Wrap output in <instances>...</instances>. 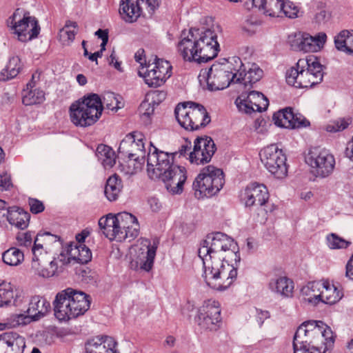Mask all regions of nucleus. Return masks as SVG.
I'll list each match as a JSON object with an SVG mask.
<instances>
[{
	"label": "nucleus",
	"mask_w": 353,
	"mask_h": 353,
	"mask_svg": "<svg viewBox=\"0 0 353 353\" xmlns=\"http://www.w3.org/2000/svg\"><path fill=\"white\" fill-rule=\"evenodd\" d=\"M108 62L110 65L114 66V68L117 69L118 71H123L122 68L121 66V62L118 61L114 50H112L111 54L108 58Z\"/></svg>",
	"instance_id": "obj_62"
},
{
	"label": "nucleus",
	"mask_w": 353,
	"mask_h": 353,
	"mask_svg": "<svg viewBox=\"0 0 353 353\" xmlns=\"http://www.w3.org/2000/svg\"><path fill=\"white\" fill-rule=\"evenodd\" d=\"M294 118L292 119V128H305L310 125V121L307 120L303 115L300 113L294 112Z\"/></svg>",
	"instance_id": "obj_54"
},
{
	"label": "nucleus",
	"mask_w": 353,
	"mask_h": 353,
	"mask_svg": "<svg viewBox=\"0 0 353 353\" xmlns=\"http://www.w3.org/2000/svg\"><path fill=\"white\" fill-rule=\"evenodd\" d=\"M173 165V157L159 150L150 142L147 156V172L149 177L157 180L162 173Z\"/></svg>",
	"instance_id": "obj_18"
},
{
	"label": "nucleus",
	"mask_w": 353,
	"mask_h": 353,
	"mask_svg": "<svg viewBox=\"0 0 353 353\" xmlns=\"http://www.w3.org/2000/svg\"><path fill=\"white\" fill-rule=\"evenodd\" d=\"M2 259L8 265L17 266L23 261L24 253L19 248L12 247L3 252Z\"/></svg>",
	"instance_id": "obj_41"
},
{
	"label": "nucleus",
	"mask_w": 353,
	"mask_h": 353,
	"mask_svg": "<svg viewBox=\"0 0 353 353\" xmlns=\"http://www.w3.org/2000/svg\"><path fill=\"white\" fill-rule=\"evenodd\" d=\"M21 69V60L18 57L10 59L6 68L1 72L0 80L6 81L14 78Z\"/></svg>",
	"instance_id": "obj_43"
},
{
	"label": "nucleus",
	"mask_w": 353,
	"mask_h": 353,
	"mask_svg": "<svg viewBox=\"0 0 353 353\" xmlns=\"http://www.w3.org/2000/svg\"><path fill=\"white\" fill-rule=\"evenodd\" d=\"M22 10L17 9L8 19V24L17 36L19 41L26 42L38 36L40 27L35 17L24 13L21 16Z\"/></svg>",
	"instance_id": "obj_13"
},
{
	"label": "nucleus",
	"mask_w": 353,
	"mask_h": 353,
	"mask_svg": "<svg viewBox=\"0 0 353 353\" xmlns=\"http://www.w3.org/2000/svg\"><path fill=\"white\" fill-rule=\"evenodd\" d=\"M68 254L74 261L81 264H85L92 259V252L85 245H69Z\"/></svg>",
	"instance_id": "obj_36"
},
{
	"label": "nucleus",
	"mask_w": 353,
	"mask_h": 353,
	"mask_svg": "<svg viewBox=\"0 0 353 353\" xmlns=\"http://www.w3.org/2000/svg\"><path fill=\"white\" fill-rule=\"evenodd\" d=\"M154 104H153L151 101H149V99L143 101L139 106V112L140 113L146 117H150L153 114L154 111Z\"/></svg>",
	"instance_id": "obj_55"
},
{
	"label": "nucleus",
	"mask_w": 353,
	"mask_h": 353,
	"mask_svg": "<svg viewBox=\"0 0 353 353\" xmlns=\"http://www.w3.org/2000/svg\"><path fill=\"white\" fill-rule=\"evenodd\" d=\"M323 66L314 56L298 61L295 67L286 72L285 79L288 85L295 88H310L323 80Z\"/></svg>",
	"instance_id": "obj_7"
},
{
	"label": "nucleus",
	"mask_w": 353,
	"mask_h": 353,
	"mask_svg": "<svg viewBox=\"0 0 353 353\" xmlns=\"http://www.w3.org/2000/svg\"><path fill=\"white\" fill-rule=\"evenodd\" d=\"M322 283H323L324 288L321 289L320 302L321 301L326 304L332 305L339 302L342 299L343 293L341 290L327 281H323Z\"/></svg>",
	"instance_id": "obj_33"
},
{
	"label": "nucleus",
	"mask_w": 353,
	"mask_h": 353,
	"mask_svg": "<svg viewBox=\"0 0 353 353\" xmlns=\"http://www.w3.org/2000/svg\"><path fill=\"white\" fill-rule=\"evenodd\" d=\"M121 180L117 174H114L108 178L105 187V194L107 199L110 201H115L121 190Z\"/></svg>",
	"instance_id": "obj_39"
},
{
	"label": "nucleus",
	"mask_w": 353,
	"mask_h": 353,
	"mask_svg": "<svg viewBox=\"0 0 353 353\" xmlns=\"http://www.w3.org/2000/svg\"><path fill=\"white\" fill-rule=\"evenodd\" d=\"M242 67L243 61L239 57L223 59L214 63L208 70H201L199 78L203 77L206 81L208 88L211 91L223 90L230 85L241 87Z\"/></svg>",
	"instance_id": "obj_3"
},
{
	"label": "nucleus",
	"mask_w": 353,
	"mask_h": 353,
	"mask_svg": "<svg viewBox=\"0 0 353 353\" xmlns=\"http://www.w3.org/2000/svg\"><path fill=\"white\" fill-rule=\"evenodd\" d=\"M260 24V21L257 20L254 21L246 20V21L244 22V32H247L248 34H252L256 31V29Z\"/></svg>",
	"instance_id": "obj_58"
},
{
	"label": "nucleus",
	"mask_w": 353,
	"mask_h": 353,
	"mask_svg": "<svg viewBox=\"0 0 353 353\" xmlns=\"http://www.w3.org/2000/svg\"><path fill=\"white\" fill-rule=\"evenodd\" d=\"M260 159L267 170L276 179H283L288 174L287 158L281 149L271 144L259 153Z\"/></svg>",
	"instance_id": "obj_15"
},
{
	"label": "nucleus",
	"mask_w": 353,
	"mask_h": 353,
	"mask_svg": "<svg viewBox=\"0 0 353 353\" xmlns=\"http://www.w3.org/2000/svg\"><path fill=\"white\" fill-rule=\"evenodd\" d=\"M45 99V94L43 90L32 88L23 90L22 102L25 105L41 103Z\"/></svg>",
	"instance_id": "obj_44"
},
{
	"label": "nucleus",
	"mask_w": 353,
	"mask_h": 353,
	"mask_svg": "<svg viewBox=\"0 0 353 353\" xmlns=\"http://www.w3.org/2000/svg\"><path fill=\"white\" fill-rule=\"evenodd\" d=\"M99 225L104 235L110 241H123V234L121 230L119 229L115 215L108 214L105 217H101L99 221Z\"/></svg>",
	"instance_id": "obj_27"
},
{
	"label": "nucleus",
	"mask_w": 353,
	"mask_h": 353,
	"mask_svg": "<svg viewBox=\"0 0 353 353\" xmlns=\"http://www.w3.org/2000/svg\"><path fill=\"white\" fill-rule=\"evenodd\" d=\"M284 0H268L262 12L270 17H279L283 10Z\"/></svg>",
	"instance_id": "obj_45"
},
{
	"label": "nucleus",
	"mask_w": 353,
	"mask_h": 353,
	"mask_svg": "<svg viewBox=\"0 0 353 353\" xmlns=\"http://www.w3.org/2000/svg\"><path fill=\"white\" fill-rule=\"evenodd\" d=\"M224 183L223 170L213 165H208L201 170L193 182L192 187L196 197H210L218 193Z\"/></svg>",
	"instance_id": "obj_11"
},
{
	"label": "nucleus",
	"mask_w": 353,
	"mask_h": 353,
	"mask_svg": "<svg viewBox=\"0 0 353 353\" xmlns=\"http://www.w3.org/2000/svg\"><path fill=\"white\" fill-rule=\"evenodd\" d=\"M25 339L17 332H4L0 334V353H23Z\"/></svg>",
	"instance_id": "obj_24"
},
{
	"label": "nucleus",
	"mask_w": 353,
	"mask_h": 353,
	"mask_svg": "<svg viewBox=\"0 0 353 353\" xmlns=\"http://www.w3.org/2000/svg\"><path fill=\"white\" fill-rule=\"evenodd\" d=\"M144 135L140 132H133L127 134L121 141L118 148L119 154L134 161V169L141 170L145 162V150L143 142Z\"/></svg>",
	"instance_id": "obj_12"
},
{
	"label": "nucleus",
	"mask_w": 353,
	"mask_h": 353,
	"mask_svg": "<svg viewBox=\"0 0 353 353\" xmlns=\"http://www.w3.org/2000/svg\"><path fill=\"white\" fill-rule=\"evenodd\" d=\"M326 243L330 249L336 250L347 248L351 244V242L334 233H331L326 237Z\"/></svg>",
	"instance_id": "obj_46"
},
{
	"label": "nucleus",
	"mask_w": 353,
	"mask_h": 353,
	"mask_svg": "<svg viewBox=\"0 0 353 353\" xmlns=\"http://www.w3.org/2000/svg\"><path fill=\"white\" fill-rule=\"evenodd\" d=\"M263 71L259 65L252 61L244 63V90L258 82L263 77Z\"/></svg>",
	"instance_id": "obj_30"
},
{
	"label": "nucleus",
	"mask_w": 353,
	"mask_h": 353,
	"mask_svg": "<svg viewBox=\"0 0 353 353\" xmlns=\"http://www.w3.org/2000/svg\"><path fill=\"white\" fill-rule=\"evenodd\" d=\"M34 238V233L30 231L19 232L16 236L18 245L28 249H32Z\"/></svg>",
	"instance_id": "obj_50"
},
{
	"label": "nucleus",
	"mask_w": 353,
	"mask_h": 353,
	"mask_svg": "<svg viewBox=\"0 0 353 353\" xmlns=\"http://www.w3.org/2000/svg\"><path fill=\"white\" fill-rule=\"evenodd\" d=\"M266 5L265 0H251L250 2L246 1L244 3V7H246L248 9H250L251 7H254L256 8H258L259 10L263 11L264 9V7Z\"/></svg>",
	"instance_id": "obj_61"
},
{
	"label": "nucleus",
	"mask_w": 353,
	"mask_h": 353,
	"mask_svg": "<svg viewBox=\"0 0 353 353\" xmlns=\"http://www.w3.org/2000/svg\"><path fill=\"white\" fill-rule=\"evenodd\" d=\"M196 321L201 329L210 331L216 330L221 323L219 301L212 299L205 301L198 310Z\"/></svg>",
	"instance_id": "obj_17"
},
{
	"label": "nucleus",
	"mask_w": 353,
	"mask_h": 353,
	"mask_svg": "<svg viewBox=\"0 0 353 353\" xmlns=\"http://www.w3.org/2000/svg\"><path fill=\"white\" fill-rule=\"evenodd\" d=\"M352 119L350 117H341L327 125L326 130L330 132H341L346 129L351 123Z\"/></svg>",
	"instance_id": "obj_47"
},
{
	"label": "nucleus",
	"mask_w": 353,
	"mask_h": 353,
	"mask_svg": "<svg viewBox=\"0 0 353 353\" xmlns=\"http://www.w3.org/2000/svg\"><path fill=\"white\" fill-rule=\"evenodd\" d=\"M7 221L16 228L23 230L28 225L30 214L22 208L12 207L10 209Z\"/></svg>",
	"instance_id": "obj_34"
},
{
	"label": "nucleus",
	"mask_w": 353,
	"mask_h": 353,
	"mask_svg": "<svg viewBox=\"0 0 353 353\" xmlns=\"http://www.w3.org/2000/svg\"><path fill=\"white\" fill-rule=\"evenodd\" d=\"M336 48L347 54H353V30H343L334 37Z\"/></svg>",
	"instance_id": "obj_35"
},
{
	"label": "nucleus",
	"mask_w": 353,
	"mask_h": 353,
	"mask_svg": "<svg viewBox=\"0 0 353 353\" xmlns=\"http://www.w3.org/2000/svg\"><path fill=\"white\" fill-rule=\"evenodd\" d=\"M323 288V283L322 282L312 281L303 287L301 292L304 296L305 301L313 305H316L321 301V289Z\"/></svg>",
	"instance_id": "obj_31"
},
{
	"label": "nucleus",
	"mask_w": 353,
	"mask_h": 353,
	"mask_svg": "<svg viewBox=\"0 0 353 353\" xmlns=\"http://www.w3.org/2000/svg\"><path fill=\"white\" fill-rule=\"evenodd\" d=\"M256 320L258 323L259 327H261L265 320L270 318V313L267 310H256Z\"/></svg>",
	"instance_id": "obj_60"
},
{
	"label": "nucleus",
	"mask_w": 353,
	"mask_h": 353,
	"mask_svg": "<svg viewBox=\"0 0 353 353\" xmlns=\"http://www.w3.org/2000/svg\"><path fill=\"white\" fill-rule=\"evenodd\" d=\"M96 155L105 169L112 168L116 163L114 151L106 145H99L96 150Z\"/></svg>",
	"instance_id": "obj_38"
},
{
	"label": "nucleus",
	"mask_w": 353,
	"mask_h": 353,
	"mask_svg": "<svg viewBox=\"0 0 353 353\" xmlns=\"http://www.w3.org/2000/svg\"><path fill=\"white\" fill-rule=\"evenodd\" d=\"M140 0H138L137 3H134L131 0H126L123 1L121 6L119 12L122 18L129 23L137 21L141 14V10L139 6Z\"/></svg>",
	"instance_id": "obj_37"
},
{
	"label": "nucleus",
	"mask_w": 353,
	"mask_h": 353,
	"mask_svg": "<svg viewBox=\"0 0 353 353\" xmlns=\"http://www.w3.org/2000/svg\"><path fill=\"white\" fill-rule=\"evenodd\" d=\"M334 343L331 328L323 321H306L296 330L294 353H330Z\"/></svg>",
	"instance_id": "obj_2"
},
{
	"label": "nucleus",
	"mask_w": 353,
	"mask_h": 353,
	"mask_svg": "<svg viewBox=\"0 0 353 353\" xmlns=\"http://www.w3.org/2000/svg\"><path fill=\"white\" fill-rule=\"evenodd\" d=\"M305 161L311 167L313 174L322 179L332 174L335 167L334 155L328 150L320 147L311 148Z\"/></svg>",
	"instance_id": "obj_14"
},
{
	"label": "nucleus",
	"mask_w": 353,
	"mask_h": 353,
	"mask_svg": "<svg viewBox=\"0 0 353 353\" xmlns=\"http://www.w3.org/2000/svg\"><path fill=\"white\" fill-rule=\"evenodd\" d=\"M61 245L60 237L48 232H39L34 238L32 248V268L40 276H53L57 270V263L50 261L49 253L54 247Z\"/></svg>",
	"instance_id": "obj_5"
},
{
	"label": "nucleus",
	"mask_w": 353,
	"mask_h": 353,
	"mask_svg": "<svg viewBox=\"0 0 353 353\" xmlns=\"http://www.w3.org/2000/svg\"><path fill=\"white\" fill-rule=\"evenodd\" d=\"M121 232L123 234V241L129 239V241L136 238L139 233V225L138 221H135L133 223L129 225L128 228L125 230H121Z\"/></svg>",
	"instance_id": "obj_53"
},
{
	"label": "nucleus",
	"mask_w": 353,
	"mask_h": 353,
	"mask_svg": "<svg viewBox=\"0 0 353 353\" xmlns=\"http://www.w3.org/2000/svg\"><path fill=\"white\" fill-rule=\"evenodd\" d=\"M101 101L102 103V109L105 107L108 110L117 111L121 108L120 106L121 102L119 101L113 92L105 93Z\"/></svg>",
	"instance_id": "obj_48"
},
{
	"label": "nucleus",
	"mask_w": 353,
	"mask_h": 353,
	"mask_svg": "<svg viewBox=\"0 0 353 353\" xmlns=\"http://www.w3.org/2000/svg\"><path fill=\"white\" fill-rule=\"evenodd\" d=\"M268 199V190L262 183H252L245 189L244 203L246 207L262 206Z\"/></svg>",
	"instance_id": "obj_23"
},
{
	"label": "nucleus",
	"mask_w": 353,
	"mask_h": 353,
	"mask_svg": "<svg viewBox=\"0 0 353 353\" xmlns=\"http://www.w3.org/2000/svg\"><path fill=\"white\" fill-rule=\"evenodd\" d=\"M29 205L30 208V211L33 214L40 213L43 212L45 208L43 203L35 199H30Z\"/></svg>",
	"instance_id": "obj_56"
},
{
	"label": "nucleus",
	"mask_w": 353,
	"mask_h": 353,
	"mask_svg": "<svg viewBox=\"0 0 353 353\" xmlns=\"http://www.w3.org/2000/svg\"><path fill=\"white\" fill-rule=\"evenodd\" d=\"M251 88L244 90V94L248 93L244 99V113L250 114L252 112H261L268 108V99L260 92L250 90Z\"/></svg>",
	"instance_id": "obj_26"
},
{
	"label": "nucleus",
	"mask_w": 353,
	"mask_h": 353,
	"mask_svg": "<svg viewBox=\"0 0 353 353\" xmlns=\"http://www.w3.org/2000/svg\"><path fill=\"white\" fill-rule=\"evenodd\" d=\"M192 148V143L188 139L185 140V142L181 145L179 150L176 154H179V156L185 157L186 155L189 156V153Z\"/></svg>",
	"instance_id": "obj_63"
},
{
	"label": "nucleus",
	"mask_w": 353,
	"mask_h": 353,
	"mask_svg": "<svg viewBox=\"0 0 353 353\" xmlns=\"http://www.w3.org/2000/svg\"><path fill=\"white\" fill-rule=\"evenodd\" d=\"M171 70L172 65L168 61L155 57L152 63L149 61L148 63H145V66L140 67L138 74L149 87L157 88L164 84L171 77Z\"/></svg>",
	"instance_id": "obj_16"
},
{
	"label": "nucleus",
	"mask_w": 353,
	"mask_h": 353,
	"mask_svg": "<svg viewBox=\"0 0 353 353\" xmlns=\"http://www.w3.org/2000/svg\"><path fill=\"white\" fill-rule=\"evenodd\" d=\"M269 288L272 292L289 298L292 296L294 283L291 279L285 276H280L270 280Z\"/></svg>",
	"instance_id": "obj_29"
},
{
	"label": "nucleus",
	"mask_w": 353,
	"mask_h": 353,
	"mask_svg": "<svg viewBox=\"0 0 353 353\" xmlns=\"http://www.w3.org/2000/svg\"><path fill=\"white\" fill-rule=\"evenodd\" d=\"M11 185L10 176L7 173L0 174V190H7Z\"/></svg>",
	"instance_id": "obj_59"
},
{
	"label": "nucleus",
	"mask_w": 353,
	"mask_h": 353,
	"mask_svg": "<svg viewBox=\"0 0 353 353\" xmlns=\"http://www.w3.org/2000/svg\"><path fill=\"white\" fill-rule=\"evenodd\" d=\"M117 343L108 336H98L85 343L86 353H118L115 350Z\"/></svg>",
	"instance_id": "obj_25"
},
{
	"label": "nucleus",
	"mask_w": 353,
	"mask_h": 353,
	"mask_svg": "<svg viewBox=\"0 0 353 353\" xmlns=\"http://www.w3.org/2000/svg\"><path fill=\"white\" fill-rule=\"evenodd\" d=\"M177 50L185 61L205 63L215 58L219 52L217 34L213 27L190 28L182 32Z\"/></svg>",
	"instance_id": "obj_1"
},
{
	"label": "nucleus",
	"mask_w": 353,
	"mask_h": 353,
	"mask_svg": "<svg viewBox=\"0 0 353 353\" xmlns=\"http://www.w3.org/2000/svg\"><path fill=\"white\" fill-rule=\"evenodd\" d=\"M174 114L179 124L189 131L205 127L211 121L203 105L191 101L179 103L175 108Z\"/></svg>",
	"instance_id": "obj_10"
},
{
	"label": "nucleus",
	"mask_w": 353,
	"mask_h": 353,
	"mask_svg": "<svg viewBox=\"0 0 353 353\" xmlns=\"http://www.w3.org/2000/svg\"><path fill=\"white\" fill-rule=\"evenodd\" d=\"M119 230H125L132 223L137 221V218L130 213L123 212L115 215Z\"/></svg>",
	"instance_id": "obj_49"
},
{
	"label": "nucleus",
	"mask_w": 353,
	"mask_h": 353,
	"mask_svg": "<svg viewBox=\"0 0 353 353\" xmlns=\"http://www.w3.org/2000/svg\"><path fill=\"white\" fill-rule=\"evenodd\" d=\"M199 256L203 265L208 261L235 263L241 262V253L237 243L231 237L222 232L208 234L201 243L198 250Z\"/></svg>",
	"instance_id": "obj_4"
},
{
	"label": "nucleus",
	"mask_w": 353,
	"mask_h": 353,
	"mask_svg": "<svg viewBox=\"0 0 353 353\" xmlns=\"http://www.w3.org/2000/svg\"><path fill=\"white\" fill-rule=\"evenodd\" d=\"M299 8L290 0H284L282 14L290 19L299 17Z\"/></svg>",
	"instance_id": "obj_51"
},
{
	"label": "nucleus",
	"mask_w": 353,
	"mask_h": 353,
	"mask_svg": "<svg viewBox=\"0 0 353 353\" xmlns=\"http://www.w3.org/2000/svg\"><path fill=\"white\" fill-rule=\"evenodd\" d=\"M102 113L101 98L92 94L72 103L70 107L71 122L77 127L85 128L94 124Z\"/></svg>",
	"instance_id": "obj_9"
},
{
	"label": "nucleus",
	"mask_w": 353,
	"mask_h": 353,
	"mask_svg": "<svg viewBox=\"0 0 353 353\" xmlns=\"http://www.w3.org/2000/svg\"><path fill=\"white\" fill-rule=\"evenodd\" d=\"M216 150V145L211 137H197L194 141L193 150L189 153V161L196 165L208 163Z\"/></svg>",
	"instance_id": "obj_22"
},
{
	"label": "nucleus",
	"mask_w": 353,
	"mask_h": 353,
	"mask_svg": "<svg viewBox=\"0 0 353 353\" xmlns=\"http://www.w3.org/2000/svg\"><path fill=\"white\" fill-rule=\"evenodd\" d=\"M77 28V23L74 21H67L63 28L59 32V41L63 45L68 46L74 39L77 32L74 30Z\"/></svg>",
	"instance_id": "obj_42"
},
{
	"label": "nucleus",
	"mask_w": 353,
	"mask_h": 353,
	"mask_svg": "<svg viewBox=\"0 0 353 353\" xmlns=\"http://www.w3.org/2000/svg\"><path fill=\"white\" fill-rule=\"evenodd\" d=\"M10 325L16 327L21 325H26L31 321H33V319H32V316H30L29 314H15L10 316Z\"/></svg>",
	"instance_id": "obj_52"
},
{
	"label": "nucleus",
	"mask_w": 353,
	"mask_h": 353,
	"mask_svg": "<svg viewBox=\"0 0 353 353\" xmlns=\"http://www.w3.org/2000/svg\"><path fill=\"white\" fill-rule=\"evenodd\" d=\"M54 312L59 321H68L83 315L90 305V296L71 288L59 292L54 301Z\"/></svg>",
	"instance_id": "obj_6"
},
{
	"label": "nucleus",
	"mask_w": 353,
	"mask_h": 353,
	"mask_svg": "<svg viewBox=\"0 0 353 353\" xmlns=\"http://www.w3.org/2000/svg\"><path fill=\"white\" fill-rule=\"evenodd\" d=\"M167 190L172 194H179L183 190L187 180V172L184 167L173 164L165 170L159 177Z\"/></svg>",
	"instance_id": "obj_21"
},
{
	"label": "nucleus",
	"mask_w": 353,
	"mask_h": 353,
	"mask_svg": "<svg viewBox=\"0 0 353 353\" xmlns=\"http://www.w3.org/2000/svg\"><path fill=\"white\" fill-rule=\"evenodd\" d=\"M50 304L45 298L40 296H32L29 302L26 311L32 316L33 321H37L44 316L50 310Z\"/></svg>",
	"instance_id": "obj_28"
},
{
	"label": "nucleus",
	"mask_w": 353,
	"mask_h": 353,
	"mask_svg": "<svg viewBox=\"0 0 353 353\" xmlns=\"http://www.w3.org/2000/svg\"><path fill=\"white\" fill-rule=\"evenodd\" d=\"M240 263L211 261L203 265V276L207 285L219 291H224L232 285L237 279Z\"/></svg>",
	"instance_id": "obj_8"
},
{
	"label": "nucleus",
	"mask_w": 353,
	"mask_h": 353,
	"mask_svg": "<svg viewBox=\"0 0 353 353\" xmlns=\"http://www.w3.org/2000/svg\"><path fill=\"white\" fill-rule=\"evenodd\" d=\"M158 243L157 240L151 245L150 240L141 239L139 245L135 248L136 256L130 263L131 268L149 272L153 266Z\"/></svg>",
	"instance_id": "obj_19"
},
{
	"label": "nucleus",
	"mask_w": 353,
	"mask_h": 353,
	"mask_svg": "<svg viewBox=\"0 0 353 353\" xmlns=\"http://www.w3.org/2000/svg\"><path fill=\"white\" fill-rule=\"evenodd\" d=\"M18 296V291L10 283L3 281L0 283V307L15 304Z\"/></svg>",
	"instance_id": "obj_32"
},
{
	"label": "nucleus",
	"mask_w": 353,
	"mask_h": 353,
	"mask_svg": "<svg viewBox=\"0 0 353 353\" xmlns=\"http://www.w3.org/2000/svg\"><path fill=\"white\" fill-rule=\"evenodd\" d=\"M294 111L291 108H286L273 114L274 124L279 127L292 128V119L294 118Z\"/></svg>",
	"instance_id": "obj_40"
},
{
	"label": "nucleus",
	"mask_w": 353,
	"mask_h": 353,
	"mask_svg": "<svg viewBox=\"0 0 353 353\" xmlns=\"http://www.w3.org/2000/svg\"><path fill=\"white\" fill-rule=\"evenodd\" d=\"M330 13L325 10H321L315 15V19L317 23H322L328 21L330 18Z\"/></svg>",
	"instance_id": "obj_64"
},
{
	"label": "nucleus",
	"mask_w": 353,
	"mask_h": 353,
	"mask_svg": "<svg viewBox=\"0 0 353 353\" xmlns=\"http://www.w3.org/2000/svg\"><path fill=\"white\" fill-rule=\"evenodd\" d=\"M327 39L325 32H319L312 36L307 32L295 33L290 38V43L293 50L303 52H314L319 51L324 46Z\"/></svg>",
	"instance_id": "obj_20"
},
{
	"label": "nucleus",
	"mask_w": 353,
	"mask_h": 353,
	"mask_svg": "<svg viewBox=\"0 0 353 353\" xmlns=\"http://www.w3.org/2000/svg\"><path fill=\"white\" fill-rule=\"evenodd\" d=\"M151 102L155 105H158L166 98V92L163 90H156L151 94Z\"/></svg>",
	"instance_id": "obj_57"
}]
</instances>
